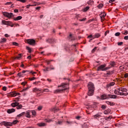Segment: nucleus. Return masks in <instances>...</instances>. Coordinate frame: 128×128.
Returning <instances> with one entry per match:
<instances>
[{
    "label": "nucleus",
    "mask_w": 128,
    "mask_h": 128,
    "mask_svg": "<svg viewBox=\"0 0 128 128\" xmlns=\"http://www.w3.org/2000/svg\"><path fill=\"white\" fill-rule=\"evenodd\" d=\"M12 44H14V46H18V44L16 43V42H12Z\"/></svg>",
    "instance_id": "obj_45"
},
{
    "label": "nucleus",
    "mask_w": 128,
    "mask_h": 128,
    "mask_svg": "<svg viewBox=\"0 0 128 128\" xmlns=\"http://www.w3.org/2000/svg\"><path fill=\"white\" fill-rule=\"evenodd\" d=\"M18 76H19L20 78H22V72H19L18 74Z\"/></svg>",
    "instance_id": "obj_39"
},
{
    "label": "nucleus",
    "mask_w": 128,
    "mask_h": 128,
    "mask_svg": "<svg viewBox=\"0 0 128 128\" xmlns=\"http://www.w3.org/2000/svg\"><path fill=\"white\" fill-rule=\"evenodd\" d=\"M49 68L48 67H46V68H45V69H44L43 70L44 71V72H48L50 70H49Z\"/></svg>",
    "instance_id": "obj_41"
},
{
    "label": "nucleus",
    "mask_w": 128,
    "mask_h": 128,
    "mask_svg": "<svg viewBox=\"0 0 128 128\" xmlns=\"http://www.w3.org/2000/svg\"><path fill=\"white\" fill-rule=\"evenodd\" d=\"M46 62H47V64H50V60H47V61H46Z\"/></svg>",
    "instance_id": "obj_63"
},
{
    "label": "nucleus",
    "mask_w": 128,
    "mask_h": 128,
    "mask_svg": "<svg viewBox=\"0 0 128 128\" xmlns=\"http://www.w3.org/2000/svg\"><path fill=\"white\" fill-rule=\"evenodd\" d=\"M30 112L32 113V116H36V110H33L31 111Z\"/></svg>",
    "instance_id": "obj_28"
},
{
    "label": "nucleus",
    "mask_w": 128,
    "mask_h": 128,
    "mask_svg": "<svg viewBox=\"0 0 128 128\" xmlns=\"http://www.w3.org/2000/svg\"><path fill=\"white\" fill-rule=\"evenodd\" d=\"M90 6H88L86 8H84L82 10L84 12H88L89 10H90Z\"/></svg>",
    "instance_id": "obj_20"
},
{
    "label": "nucleus",
    "mask_w": 128,
    "mask_h": 128,
    "mask_svg": "<svg viewBox=\"0 0 128 128\" xmlns=\"http://www.w3.org/2000/svg\"><path fill=\"white\" fill-rule=\"evenodd\" d=\"M117 96L116 95L114 94H108V98H116Z\"/></svg>",
    "instance_id": "obj_15"
},
{
    "label": "nucleus",
    "mask_w": 128,
    "mask_h": 128,
    "mask_svg": "<svg viewBox=\"0 0 128 128\" xmlns=\"http://www.w3.org/2000/svg\"><path fill=\"white\" fill-rule=\"evenodd\" d=\"M24 114H26V112H22L20 113V114H18L17 116L18 118H20V116H24Z\"/></svg>",
    "instance_id": "obj_34"
},
{
    "label": "nucleus",
    "mask_w": 128,
    "mask_h": 128,
    "mask_svg": "<svg viewBox=\"0 0 128 128\" xmlns=\"http://www.w3.org/2000/svg\"><path fill=\"white\" fill-rule=\"evenodd\" d=\"M56 124H62V121H58V122H56Z\"/></svg>",
    "instance_id": "obj_47"
},
{
    "label": "nucleus",
    "mask_w": 128,
    "mask_h": 128,
    "mask_svg": "<svg viewBox=\"0 0 128 128\" xmlns=\"http://www.w3.org/2000/svg\"><path fill=\"white\" fill-rule=\"evenodd\" d=\"M39 126H46V124L44 123H40L38 124Z\"/></svg>",
    "instance_id": "obj_37"
},
{
    "label": "nucleus",
    "mask_w": 128,
    "mask_h": 128,
    "mask_svg": "<svg viewBox=\"0 0 128 128\" xmlns=\"http://www.w3.org/2000/svg\"><path fill=\"white\" fill-rule=\"evenodd\" d=\"M92 2H94V1H92V0H89V1L87 2V4H92Z\"/></svg>",
    "instance_id": "obj_50"
},
{
    "label": "nucleus",
    "mask_w": 128,
    "mask_h": 128,
    "mask_svg": "<svg viewBox=\"0 0 128 128\" xmlns=\"http://www.w3.org/2000/svg\"><path fill=\"white\" fill-rule=\"evenodd\" d=\"M50 70H56V68H54L52 65H50Z\"/></svg>",
    "instance_id": "obj_30"
},
{
    "label": "nucleus",
    "mask_w": 128,
    "mask_h": 128,
    "mask_svg": "<svg viewBox=\"0 0 128 128\" xmlns=\"http://www.w3.org/2000/svg\"><path fill=\"white\" fill-rule=\"evenodd\" d=\"M106 104H110V106H114L115 104L114 102L108 101H106Z\"/></svg>",
    "instance_id": "obj_21"
},
{
    "label": "nucleus",
    "mask_w": 128,
    "mask_h": 128,
    "mask_svg": "<svg viewBox=\"0 0 128 128\" xmlns=\"http://www.w3.org/2000/svg\"><path fill=\"white\" fill-rule=\"evenodd\" d=\"M41 90H40V89L34 88L33 89L34 92H40Z\"/></svg>",
    "instance_id": "obj_33"
},
{
    "label": "nucleus",
    "mask_w": 128,
    "mask_h": 128,
    "mask_svg": "<svg viewBox=\"0 0 128 128\" xmlns=\"http://www.w3.org/2000/svg\"><path fill=\"white\" fill-rule=\"evenodd\" d=\"M116 66V62H110V65L108 66H110V68H112L113 66Z\"/></svg>",
    "instance_id": "obj_17"
},
{
    "label": "nucleus",
    "mask_w": 128,
    "mask_h": 128,
    "mask_svg": "<svg viewBox=\"0 0 128 128\" xmlns=\"http://www.w3.org/2000/svg\"><path fill=\"white\" fill-rule=\"evenodd\" d=\"M110 110L108 109V110L104 111V114H110Z\"/></svg>",
    "instance_id": "obj_25"
},
{
    "label": "nucleus",
    "mask_w": 128,
    "mask_h": 128,
    "mask_svg": "<svg viewBox=\"0 0 128 128\" xmlns=\"http://www.w3.org/2000/svg\"><path fill=\"white\" fill-rule=\"evenodd\" d=\"M26 84H28L27 82H22V86H24Z\"/></svg>",
    "instance_id": "obj_51"
},
{
    "label": "nucleus",
    "mask_w": 128,
    "mask_h": 128,
    "mask_svg": "<svg viewBox=\"0 0 128 128\" xmlns=\"http://www.w3.org/2000/svg\"><path fill=\"white\" fill-rule=\"evenodd\" d=\"M68 38L69 40H74L75 38L73 36L72 34H70L69 36H68Z\"/></svg>",
    "instance_id": "obj_18"
},
{
    "label": "nucleus",
    "mask_w": 128,
    "mask_h": 128,
    "mask_svg": "<svg viewBox=\"0 0 128 128\" xmlns=\"http://www.w3.org/2000/svg\"><path fill=\"white\" fill-rule=\"evenodd\" d=\"M14 102H13L11 104L12 108H16V106H17L19 104V103L16 102V100H14Z\"/></svg>",
    "instance_id": "obj_12"
},
{
    "label": "nucleus",
    "mask_w": 128,
    "mask_h": 128,
    "mask_svg": "<svg viewBox=\"0 0 128 128\" xmlns=\"http://www.w3.org/2000/svg\"><path fill=\"white\" fill-rule=\"evenodd\" d=\"M93 38H100V34L98 33L94 35Z\"/></svg>",
    "instance_id": "obj_19"
},
{
    "label": "nucleus",
    "mask_w": 128,
    "mask_h": 128,
    "mask_svg": "<svg viewBox=\"0 0 128 128\" xmlns=\"http://www.w3.org/2000/svg\"><path fill=\"white\" fill-rule=\"evenodd\" d=\"M100 18H102H102H104V16H106V14H101L100 15Z\"/></svg>",
    "instance_id": "obj_32"
},
{
    "label": "nucleus",
    "mask_w": 128,
    "mask_h": 128,
    "mask_svg": "<svg viewBox=\"0 0 128 128\" xmlns=\"http://www.w3.org/2000/svg\"><path fill=\"white\" fill-rule=\"evenodd\" d=\"M114 94H118V96H126L124 93L120 92V88L115 90Z\"/></svg>",
    "instance_id": "obj_7"
},
{
    "label": "nucleus",
    "mask_w": 128,
    "mask_h": 128,
    "mask_svg": "<svg viewBox=\"0 0 128 128\" xmlns=\"http://www.w3.org/2000/svg\"><path fill=\"white\" fill-rule=\"evenodd\" d=\"M18 2H26V0H17Z\"/></svg>",
    "instance_id": "obj_56"
},
{
    "label": "nucleus",
    "mask_w": 128,
    "mask_h": 128,
    "mask_svg": "<svg viewBox=\"0 0 128 128\" xmlns=\"http://www.w3.org/2000/svg\"><path fill=\"white\" fill-rule=\"evenodd\" d=\"M22 16H18L16 18H14V20H22Z\"/></svg>",
    "instance_id": "obj_24"
},
{
    "label": "nucleus",
    "mask_w": 128,
    "mask_h": 128,
    "mask_svg": "<svg viewBox=\"0 0 128 128\" xmlns=\"http://www.w3.org/2000/svg\"><path fill=\"white\" fill-rule=\"evenodd\" d=\"M66 123L68 126H72V124H74V122L72 121L67 120L66 121Z\"/></svg>",
    "instance_id": "obj_23"
},
{
    "label": "nucleus",
    "mask_w": 128,
    "mask_h": 128,
    "mask_svg": "<svg viewBox=\"0 0 128 128\" xmlns=\"http://www.w3.org/2000/svg\"><path fill=\"white\" fill-rule=\"evenodd\" d=\"M94 35L92 36V34L88 36V38H92V40L94 38Z\"/></svg>",
    "instance_id": "obj_43"
},
{
    "label": "nucleus",
    "mask_w": 128,
    "mask_h": 128,
    "mask_svg": "<svg viewBox=\"0 0 128 128\" xmlns=\"http://www.w3.org/2000/svg\"><path fill=\"white\" fill-rule=\"evenodd\" d=\"M114 86V82H111L107 84V88H110V86Z\"/></svg>",
    "instance_id": "obj_22"
},
{
    "label": "nucleus",
    "mask_w": 128,
    "mask_h": 128,
    "mask_svg": "<svg viewBox=\"0 0 128 128\" xmlns=\"http://www.w3.org/2000/svg\"><path fill=\"white\" fill-rule=\"evenodd\" d=\"M26 50H28V52H30H30H32V49L30 47L27 46Z\"/></svg>",
    "instance_id": "obj_38"
},
{
    "label": "nucleus",
    "mask_w": 128,
    "mask_h": 128,
    "mask_svg": "<svg viewBox=\"0 0 128 128\" xmlns=\"http://www.w3.org/2000/svg\"><path fill=\"white\" fill-rule=\"evenodd\" d=\"M106 98H108V95L104 94L101 96V100H106Z\"/></svg>",
    "instance_id": "obj_13"
},
{
    "label": "nucleus",
    "mask_w": 128,
    "mask_h": 128,
    "mask_svg": "<svg viewBox=\"0 0 128 128\" xmlns=\"http://www.w3.org/2000/svg\"><path fill=\"white\" fill-rule=\"evenodd\" d=\"M30 6H32V4H28L26 6V8H30Z\"/></svg>",
    "instance_id": "obj_58"
},
{
    "label": "nucleus",
    "mask_w": 128,
    "mask_h": 128,
    "mask_svg": "<svg viewBox=\"0 0 128 128\" xmlns=\"http://www.w3.org/2000/svg\"><path fill=\"white\" fill-rule=\"evenodd\" d=\"M28 44L31 46H34L36 44V40L33 39H28L26 40Z\"/></svg>",
    "instance_id": "obj_8"
},
{
    "label": "nucleus",
    "mask_w": 128,
    "mask_h": 128,
    "mask_svg": "<svg viewBox=\"0 0 128 128\" xmlns=\"http://www.w3.org/2000/svg\"><path fill=\"white\" fill-rule=\"evenodd\" d=\"M124 76V78H128V74L127 73L125 74Z\"/></svg>",
    "instance_id": "obj_64"
},
{
    "label": "nucleus",
    "mask_w": 128,
    "mask_h": 128,
    "mask_svg": "<svg viewBox=\"0 0 128 128\" xmlns=\"http://www.w3.org/2000/svg\"><path fill=\"white\" fill-rule=\"evenodd\" d=\"M42 107L41 106L38 107V110H42Z\"/></svg>",
    "instance_id": "obj_62"
},
{
    "label": "nucleus",
    "mask_w": 128,
    "mask_h": 128,
    "mask_svg": "<svg viewBox=\"0 0 128 128\" xmlns=\"http://www.w3.org/2000/svg\"><path fill=\"white\" fill-rule=\"evenodd\" d=\"M50 92V90L48 88H45L43 90V92Z\"/></svg>",
    "instance_id": "obj_36"
},
{
    "label": "nucleus",
    "mask_w": 128,
    "mask_h": 128,
    "mask_svg": "<svg viewBox=\"0 0 128 128\" xmlns=\"http://www.w3.org/2000/svg\"><path fill=\"white\" fill-rule=\"evenodd\" d=\"M122 34H124V36H126V34H128V31L126 30L124 32H122Z\"/></svg>",
    "instance_id": "obj_48"
},
{
    "label": "nucleus",
    "mask_w": 128,
    "mask_h": 128,
    "mask_svg": "<svg viewBox=\"0 0 128 128\" xmlns=\"http://www.w3.org/2000/svg\"><path fill=\"white\" fill-rule=\"evenodd\" d=\"M18 122V120H14L12 122L4 121L1 122L0 124L1 126H12L13 124H16Z\"/></svg>",
    "instance_id": "obj_3"
},
{
    "label": "nucleus",
    "mask_w": 128,
    "mask_h": 128,
    "mask_svg": "<svg viewBox=\"0 0 128 128\" xmlns=\"http://www.w3.org/2000/svg\"><path fill=\"white\" fill-rule=\"evenodd\" d=\"M104 7V4H100L98 5L97 8H98L100 9Z\"/></svg>",
    "instance_id": "obj_27"
},
{
    "label": "nucleus",
    "mask_w": 128,
    "mask_h": 128,
    "mask_svg": "<svg viewBox=\"0 0 128 128\" xmlns=\"http://www.w3.org/2000/svg\"><path fill=\"white\" fill-rule=\"evenodd\" d=\"M76 120H82V116H76Z\"/></svg>",
    "instance_id": "obj_42"
},
{
    "label": "nucleus",
    "mask_w": 128,
    "mask_h": 128,
    "mask_svg": "<svg viewBox=\"0 0 128 128\" xmlns=\"http://www.w3.org/2000/svg\"><path fill=\"white\" fill-rule=\"evenodd\" d=\"M12 2H7L5 4L8 5V4H12Z\"/></svg>",
    "instance_id": "obj_57"
},
{
    "label": "nucleus",
    "mask_w": 128,
    "mask_h": 128,
    "mask_svg": "<svg viewBox=\"0 0 128 128\" xmlns=\"http://www.w3.org/2000/svg\"><path fill=\"white\" fill-rule=\"evenodd\" d=\"M26 118H30V112H28L26 114Z\"/></svg>",
    "instance_id": "obj_26"
},
{
    "label": "nucleus",
    "mask_w": 128,
    "mask_h": 128,
    "mask_svg": "<svg viewBox=\"0 0 128 128\" xmlns=\"http://www.w3.org/2000/svg\"><path fill=\"white\" fill-rule=\"evenodd\" d=\"M124 42H118V46H122V44H123Z\"/></svg>",
    "instance_id": "obj_53"
},
{
    "label": "nucleus",
    "mask_w": 128,
    "mask_h": 128,
    "mask_svg": "<svg viewBox=\"0 0 128 128\" xmlns=\"http://www.w3.org/2000/svg\"><path fill=\"white\" fill-rule=\"evenodd\" d=\"M2 24H6V26H11L12 28V26H14L12 22H10V21H6L5 20H2Z\"/></svg>",
    "instance_id": "obj_6"
},
{
    "label": "nucleus",
    "mask_w": 128,
    "mask_h": 128,
    "mask_svg": "<svg viewBox=\"0 0 128 128\" xmlns=\"http://www.w3.org/2000/svg\"><path fill=\"white\" fill-rule=\"evenodd\" d=\"M2 90H4V92H6V86H3Z\"/></svg>",
    "instance_id": "obj_60"
},
{
    "label": "nucleus",
    "mask_w": 128,
    "mask_h": 128,
    "mask_svg": "<svg viewBox=\"0 0 128 128\" xmlns=\"http://www.w3.org/2000/svg\"><path fill=\"white\" fill-rule=\"evenodd\" d=\"M22 58V54H19L18 56L14 58V60H20Z\"/></svg>",
    "instance_id": "obj_35"
},
{
    "label": "nucleus",
    "mask_w": 128,
    "mask_h": 128,
    "mask_svg": "<svg viewBox=\"0 0 128 128\" xmlns=\"http://www.w3.org/2000/svg\"><path fill=\"white\" fill-rule=\"evenodd\" d=\"M16 108L17 110H20L22 108V104H20V103L18 106H16Z\"/></svg>",
    "instance_id": "obj_31"
},
{
    "label": "nucleus",
    "mask_w": 128,
    "mask_h": 128,
    "mask_svg": "<svg viewBox=\"0 0 128 128\" xmlns=\"http://www.w3.org/2000/svg\"><path fill=\"white\" fill-rule=\"evenodd\" d=\"M20 93L11 92L8 94V96H20Z\"/></svg>",
    "instance_id": "obj_10"
},
{
    "label": "nucleus",
    "mask_w": 128,
    "mask_h": 128,
    "mask_svg": "<svg viewBox=\"0 0 128 128\" xmlns=\"http://www.w3.org/2000/svg\"><path fill=\"white\" fill-rule=\"evenodd\" d=\"M59 110L60 109H58V108H52V112H58V110Z\"/></svg>",
    "instance_id": "obj_29"
},
{
    "label": "nucleus",
    "mask_w": 128,
    "mask_h": 128,
    "mask_svg": "<svg viewBox=\"0 0 128 128\" xmlns=\"http://www.w3.org/2000/svg\"><path fill=\"white\" fill-rule=\"evenodd\" d=\"M100 114H102V113L99 112L98 114H96L94 116V118H96V120H98L100 118L102 117V116Z\"/></svg>",
    "instance_id": "obj_11"
},
{
    "label": "nucleus",
    "mask_w": 128,
    "mask_h": 128,
    "mask_svg": "<svg viewBox=\"0 0 128 128\" xmlns=\"http://www.w3.org/2000/svg\"><path fill=\"white\" fill-rule=\"evenodd\" d=\"M101 108L102 109V110H106V106H105V105H102L101 106Z\"/></svg>",
    "instance_id": "obj_40"
},
{
    "label": "nucleus",
    "mask_w": 128,
    "mask_h": 128,
    "mask_svg": "<svg viewBox=\"0 0 128 128\" xmlns=\"http://www.w3.org/2000/svg\"><path fill=\"white\" fill-rule=\"evenodd\" d=\"M96 48H98L97 47H95L94 48H93L92 50V53L94 52L96 50Z\"/></svg>",
    "instance_id": "obj_49"
},
{
    "label": "nucleus",
    "mask_w": 128,
    "mask_h": 128,
    "mask_svg": "<svg viewBox=\"0 0 128 128\" xmlns=\"http://www.w3.org/2000/svg\"><path fill=\"white\" fill-rule=\"evenodd\" d=\"M28 90V87L24 88L22 92H26V90Z\"/></svg>",
    "instance_id": "obj_52"
},
{
    "label": "nucleus",
    "mask_w": 128,
    "mask_h": 128,
    "mask_svg": "<svg viewBox=\"0 0 128 128\" xmlns=\"http://www.w3.org/2000/svg\"><path fill=\"white\" fill-rule=\"evenodd\" d=\"M120 32H116V33L115 34L114 36H120Z\"/></svg>",
    "instance_id": "obj_46"
},
{
    "label": "nucleus",
    "mask_w": 128,
    "mask_h": 128,
    "mask_svg": "<svg viewBox=\"0 0 128 128\" xmlns=\"http://www.w3.org/2000/svg\"><path fill=\"white\" fill-rule=\"evenodd\" d=\"M119 90L120 92H128V90L126 88H120Z\"/></svg>",
    "instance_id": "obj_16"
},
{
    "label": "nucleus",
    "mask_w": 128,
    "mask_h": 128,
    "mask_svg": "<svg viewBox=\"0 0 128 128\" xmlns=\"http://www.w3.org/2000/svg\"><path fill=\"white\" fill-rule=\"evenodd\" d=\"M46 42L48 44H54V42H56V40L54 38H49L46 40Z\"/></svg>",
    "instance_id": "obj_9"
},
{
    "label": "nucleus",
    "mask_w": 128,
    "mask_h": 128,
    "mask_svg": "<svg viewBox=\"0 0 128 128\" xmlns=\"http://www.w3.org/2000/svg\"><path fill=\"white\" fill-rule=\"evenodd\" d=\"M106 64L100 65L98 68L97 70L98 72H100V70H102V72H104L106 70H110V68H111L110 66H108V67H106Z\"/></svg>",
    "instance_id": "obj_4"
},
{
    "label": "nucleus",
    "mask_w": 128,
    "mask_h": 128,
    "mask_svg": "<svg viewBox=\"0 0 128 128\" xmlns=\"http://www.w3.org/2000/svg\"><path fill=\"white\" fill-rule=\"evenodd\" d=\"M82 128H88V125L86 124H84L82 126Z\"/></svg>",
    "instance_id": "obj_44"
},
{
    "label": "nucleus",
    "mask_w": 128,
    "mask_h": 128,
    "mask_svg": "<svg viewBox=\"0 0 128 128\" xmlns=\"http://www.w3.org/2000/svg\"><path fill=\"white\" fill-rule=\"evenodd\" d=\"M88 95L89 96H94V85L92 82H90L88 84Z\"/></svg>",
    "instance_id": "obj_2"
},
{
    "label": "nucleus",
    "mask_w": 128,
    "mask_h": 128,
    "mask_svg": "<svg viewBox=\"0 0 128 128\" xmlns=\"http://www.w3.org/2000/svg\"><path fill=\"white\" fill-rule=\"evenodd\" d=\"M86 20V18H83L82 19H80L79 20L80 22H84V20Z\"/></svg>",
    "instance_id": "obj_54"
},
{
    "label": "nucleus",
    "mask_w": 128,
    "mask_h": 128,
    "mask_svg": "<svg viewBox=\"0 0 128 128\" xmlns=\"http://www.w3.org/2000/svg\"><path fill=\"white\" fill-rule=\"evenodd\" d=\"M124 40H128V36H125L124 37Z\"/></svg>",
    "instance_id": "obj_61"
},
{
    "label": "nucleus",
    "mask_w": 128,
    "mask_h": 128,
    "mask_svg": "<svg viewBox=\"0 0 128 128\" xmlns=\"http://www.w3.org/2000/svg\"><path fill=\"white\" fill-rule=\"evenodd\" d=\"M59 89L54 90V94H60V92H68V90L70 88L68 86V84L62 83L60 86H58Z\"/></svg>",
    "instance_id": "obj_1"
},
{
    "label": "nucleus",
    "mask_w": 128,
    "mask_h": 128,
    "mask_svg": "<svg viewBox=\"0 0 128 128\" xmlns=\"http://www.w3.org/2000/svg\"><path fill=\"white\" fill-rule=\"evenodd\" d=\"M29 80H36V78L33 77V78H29Z\"/></svg>",
    "instance_id": "obj_59"
},
{
    "label": "nucleus",
    "mask_w": 128,
    "mask_h": 128,
    "mask_svg": "<svg viewBox=\"0 0 128 128\" xmlns=\"http://www.w3.org/2000/svg\"><path fill=\"white\" fill-rule=\"evenodd\" d=\"M2 14L4 16H6V18H12V16H14V14L12 12H2Z\"/></svg>",
    "instance_id": "obj_5"
},
{
    "label": "nucleus",
    "mask_w": 128,
    "mask_h": 128,
    "mask_svg": "<svg viewBox=\"0 0 128 128\" xmlns=\"http://www.w3.org/2000/svg\"><path fill=\"white\" fill-rule=\"evenodd\" d=\"M6 38H2V42H6Z\"/></svg>",
    "instance_id": "obj_55"
},
{
    "label": "nucleus",
    "mask_w": 128,
    "mask_h": 128,
    "mask_svg": "<svg viewBox=\"0 0 128 128\" xmlns=\"http://www.w3.org/2000/svg\"><path fill=\"white\" fill-rule=\"evenodd\" d=\"M16 112V110L14 108L8 109L7 110L8 114H12V112Z\"/></svg>",
    "instance_id": "obj_14"
}]
</instances>
